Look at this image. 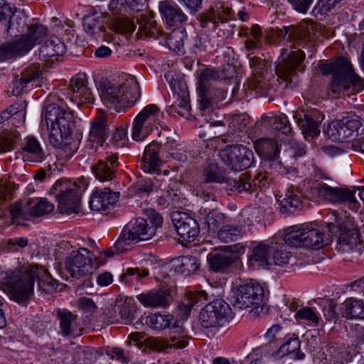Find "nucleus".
Returning a JSON list of instances; mask_svg holds the SVG:
<instances>
[{
  "mask_svg": "<svg viewBox=\"0 0 364 364\" xmlns=\"http://www.w3.org/2000/svg\"><path fill=\"white\" fill-rule=\"evenodd\" d=\"M6 276L9 297L18 303L27 301L33 294L36 279L39 291L46 294L55 292L59 286L47 269L36 264L23 267L18 272H6Z\"/></svg>",
  "mask_w": 364,
  "mask_h": 364,
  "instance_id": "nucleus-1",
  "label": "nucleus"
},
{
  "mask_svg": "<svg viewBox=\"0 0 364 364\" xmlns=\"http://www.w3.org/2000/svg\"><path fill=\"white\" fill-rule=\"evenodd\" d=\"M148 0H112L109 4V10L114 16L111 20L110 26L116 33H132L136 28V24L133 20L130 19L129 16L144 11L147 8ZM143 14L139 16L133 14V18L136 19L139 24V32L141 36L148 38H156L159 33V29L156 26V22L149 19L144 21L142 23L140 20Z\"/></svg>",
  "mask_w": 364,
  "mask_h": 364,
  "instance_id": "nucleus-2",
  "label": "nucleus"
},
{
  "mask_svg": "<svg viewBox=\"0 0 364 364\" xmlns=\"http://www.w3.org/2000/svg\"><path fill=\"white\" fill-rule=\"evenodd\" d=\"M320 69L323 75L332 74L327 91L333 98L355 95L364 89V79L355 73L353 65L345 57H340L334 63H322Z\"/></svg>",
  "mask_w": 364,
  "mask_h": 364,
  "instance_id": "nucleus-3",
  "label": "nucleus"
},
{
  "mask_svg": "<svg viewBox=\"0 0 364 364\" xmlns=\"http://www.w3.org/2000/svg\"><path fill=\"white\" fill-rule=\"evenodd\" d=\"M102 102L117 112L134 106L141 96L139 85L134 77H129L122 83L105 80L100 82Z\"/></svg>",
  "mask_w": 364,
  "mask_h": 364,
  "instance_id": "nucleus-4",
  "label": "nucleus"
},
{
  "mask_svg": "<svg viewBox=\"0 0 364 364\" xmlns=\"http://www.w3.org/2000/svg\"><path fill=\"white\" fill-rule=\"evenodd\" d=\"M49 131L48 139L53 146H58L63 139L71 136L75 127L74 115L68 109L56 103L47 104L42 114Z\"/></svg>",
  "mask_w": 364,
  "mask_h": 364,
  "instance_id": "nucleus-5",
  "label": "nucleus"
},
{
  "mask_svg": "<svg viewBox=\"0 0 364 364\" xmlns=\"http://www.w3.org/2000/svg\"><path fill=\"white\" fill-rule=\"evenodd\" d=\"M254 148L262 157L259 170L253 178H251V183L255 184L256 191L257 188L269 184L272 180V172L282 171V164L277 158L279 151L275 140L269 138L259 139L254 142Z\"/></svg>",
  "mask_w": 364,
  "mask_h": 364,
  "instance_id": "nucleus-6",
  "label": "nucleus"
},
{
  "mask_svg": "<svg viewBox=\"0 0 364 364\" xmlns=\"http://www.w3.org/2000/svg\"><path fill=\"white\" fill-rule=\"evenodd\" d=\"M161 131L159 133L161 139L159 143L151 141L145 149L140 162V168L146 173H158L159 171L161 161L159 156V152L161 146L168 150H173L180 146L177 143V135L172 132L166 124H160Z\"/></svg>",
  "mask_w": 364,
  "mask_h": 364,
  "instance_id": "nucleus-7",
  "label": "nucleus"
},
{
  "mask_svg": "<svg viewBox=\"0 0 364 364\" xmlns=\"http://www.w3.org/2000/svg\"><path fill=\"white\" fill-rule=\"evenodd\" d=\"M264 289L257 283L250 282L240 285L234 291L233 306L240 309H251L252 316L266 315L269 309L264 305Z\"/></svg>",
  "mask_w": 364,
  "mask_h": 364,
  "instance_id": "nucleus-8",
  "label": "nucleus"
},
{
  "mask_svg": "<svg viewBox=\"0 0 364 364\" xmlns=\"http://www.w3.org/2000/svg\"><path fill=\"white\" fill-rule=\"evenodd\" d=\"M284 240L291 247L321 249L330 242L323 232L308 225H294L287 230Z\"/></svg>",
  "mask_w": 364,
  "mask_h": 364,
  "instance_id": "nucleus-9",
  "label": "nucleus"
},
{
  "mask_svg": "<svg viewBox=\"0 0 364 364\" xmlns=\"http://www.w3.org/2000/svg\"><path fill=\"white\" fill-rule=\"evenodd\" d=\"M305 58L304 52L300 49H282L281 55L276 62L275 72L278 77L277 80H281L285 83L284 88L291 87L298 77V73L303 72Z\"/></svg>",
  "mask_w": 364,
  "mask_h": 364,
  "instance_id": "nucleus-10",
  "label": "nucleus"
},
{
  "mask_svg": "<svg viewBox=\"0 0 364 364\" xmlns=\"http://www.w3.org/2000/svg\"><path fill=\"white\" fill-rule=\"evenodd\" d=\"M203 183H225V188L238 193H251L255 191V184L251 183V176L244 173L237 178L226 177L216 163L210 162L203 170Z\"/></svg>",
  "mask_w": 364,
  "mask_h": 364,
  "instance_id": "nucleus-11",
  "label": "nucleus"
},
{
  "mask_svg": "<svg viewBox=\"0 0 364 364\" xmlns=\"http://www.w3.org/2000/svg\"><path fill=\"white\" fill-rule=\"evenodd\" d=\"M221 161L230 169L241 171L252 166L255 161L253 151L242 144L228 145L219 151Z\"/></svg>",
  "mask_w": 364,
  "mask_h": 364,
  "instance_id": "nucleus-12",
  "label": "nucleus"
},
{
  "mask_svg": "<svg viewBox=\"0 0 364 364\" xmlns=\"http://www.w3.org/2000/svg\"><path fill=\"white\" fill-rule=\"evenodd\" d=\"M65 185V181H58L53 186V193L58 201V209L61 213L77 214L81 211V197L84 190L75 185L72 188L64 187Z\"/></svg>",
  "mask_w": 364,
  "mask_h": 364,
  "instance_id": "nucleus-13",
  "label": "nucleus"
},
{
  "mask_svg": "<svg viewBox=\"0 0 364 364\" xmlns=\"http://www.w3.org/2000/svg\"><path fill=\"white\" fill-rule=\"evenodd\" d=\"M231 314V308L226 301L215 299L202 309L199 314V322L205 328H220L229 321Z\"/></svg>",
  "mask_w": 364,
  "mask_h": 364,
  "instance_id": "nucleus-14",
  "label": "nucleus"
},
{
  "mask_svg": "<svg viewBox=\"0 0 364 364\" xmlns=\"http://www.w3.org/2000/svg\"><path fill=\"white\" fill-rule=\"evenodd\" d=\"M335 223H329L328 228L335 235L338 245L343 252H351L360 255L364 251L363 242L356 229H347L335 215Z\"/></svg>",
  "mask_w": 364,
  "mask_h": 364,
  "instance_id": "nucleus-15",
  "label": "nucleus"
},
{
  "mask_svg": "<svg viewBox=\"0 0 364 364\" xmlns=\"http://www.w3.org/2000/svg\"><path fill=\"white\" fill-rule=\"evenodd\" d=\"M93 253L87 248H80L73 251L65 259L66 269L76 279L90 275L92 273L94 264Z\"/></svg>",
  "mask_w": 364,
  "mask_h": 364,
  "instance_id": "nucleus-16",
  "label": "nucleus"
},
{
  "mask_svg": "<svg viewBox=\"0 0 364 364\" xmlns=\"http://www.w3.org/2000/svg\"><path fill=\"white\" fill-rule=\"evenodd\" d=\"M159 108L154 104L146 106L134 119L132 139L135 141L144 139L156 124L159 115Z\"/></svg>",
  "mask_w": 364,
  "mask_h": 364,
  "instance_id": "nucleus-17",
  "label": "nucleus"
},
{
  "mask_svg": "<svg viewBox=\"0 0 364 364\" xmlns=\"http://www.w3.org/2000/svg\"><path fill=\"white\" fill-rule=\"evenodd\" d=\"M164 77L176 100L174 104L168 107V111L171 114L177 113L183 117L184 114L178 109L188 112L190 108V97L186 83L179 75H174L173 72L166 73Z\"/></svg>",
  "mask_w": 364,
  "mask_h": 364,
  "instance_id": "nucleus-18",
  "label": "nucleus"
},
{
  "mask_svg": "<svg viewBox=\"0 0 364 364\" xmlns=\"http://www.w3.org/2000/svg\"><path fill=\"white\" fill-rule=\"evenodd\" d=\"M361 125L358 116H348L330 123L324 132L333 141H344L353 137Z\"/></svg>",
  "mask_w": 364,
  "mask_h": 364,
  "instance_id": "nucleus-19",
  "label": "nucleus"
},
{
  "mask_svg": "<svg viewBox=\"0 0 364 364\" xmlns=\"http://www.w3.org/2000/svg\"><path fill=\"white\" fill-rule=\"evenodd\" d=\"M298 126L306 141H311L320 134V124L324 115L316 109L302 110L294 115Z\"/></svg>",
  "mask_w": 364,
  "mask_h": 364,
  "instance_id": "nucleus-20",
  "label": "nucleus"
},
{
  "mask_svg": "<svg viewBox=\"0 0 364 364\" xmlns=\"http://www.w3.org/2000/svg\"><path fill=\"white\" fill-rule=\"evenodd\" d=\"M171 220L176 231L183 241L191 243L197 240L200 226L196 219L186 213L174 212L171 214Z\"/></svg>",
  "mask_w": 364,
  "mask_h": 364,
  "instance_id": "nucleus-21",
  "label": "nucleus"
},
{
  "mask_svg": "<svg viewBox=\"0 0 364 364\" xmlns=\"http://www.w3.org/2000/svg\"><path fill=\"white\" fill-rule=\"evenodd\" d=\"M67 96L71 102L80 106L82 104L92 105L94 97L87 86L85 73H80L70 80L67 88Z\"/></svg>",
  "mask_w": 364,
  "mask_h": 364,
  "instance_id": "nucleus-22",
  "label": "nucleus"
},
{
  "mask_svg": "<svg viewBox=\"0 0 364 364\" xmlns=\"http://www.w3.org/2000/svg\"><path fill=\"white\" fill-rule=\"evenodd\" d=\"M317 196L320 200L331 203H356L355 191L348 188L331 187L326 183H319L316 187Z\"/></svg>",
  "mask_w": 364,
  "mask_h": 364,
  "instance_id": "nucleus-23",
  "label": "nucleus"
},
{
  "mask_svg": "<svg viewBox=\"0 0 364 364\" xmlns=\"http://www.w3.org/2000/svg\"><path fill=\"white\" fill-rule=\"evenodd\" d=\"M48 29L44 26L38 23H33L27 26V31L16 38L20 50L23 54L31 50L36 44L41 43L47 36Z\"/></svg>",
  "mask_w": 364,
  "mask_h": 364,
  "instance_id": "nucleus-24",
  "label": "nucleus"
},
{
  "mask_svg": "<svg viewBox=\"0 0 364 364\" xmlns=\"http://www.w3.org/2000/svg\"><path fill=\"white\" fill-rule=\"evenodd\" d=\"M118 166L117 154H109L105 159L98 160L92 167V171L95 178L100 181H111L116 177Z\"/></svg>",
  "mask_w": 364,
  "mask_h": 364,
  "instance_id": "nucleus-25",
  "label": "nucleus"
},
{
  "mask_svg": "<svg viewBox=\"0 0 364 364\" xmlns=\"http://www.w3.org/2000/svg\"><path fill=\"white\" fill-rule=\"evenodd\" d=\"M119 196V192L112 191L109 188H97L90 196V207L93 211H106L114 206Z\"/></svg>",
  "mask_w": 364,
  "mask_h": 364,
  "instance_id": "nucleus-26",
  "label": "nucleus"
},
{
  "mask_svg": "<svg viewBox=\"0 0 364 364\" xmlns=\"http://www.w3.org/2000/svg\"><path fill=\"white\" fill-rule=\"evenodd\" d=\"M56 317L59 321V333L63 336H77L82 329L79 327L78 316L66 309H58Z\"/></svg>",
  "mask_w": 364,
  "mask_h": 364,
  "instance_id": "nucleus-27",
  "label": "nucleus"
},
{
  "mask_svg": "<svg viewBox=\"0 0 364 364\" xmlns=\"http://www.w3.org/2000/svg\"><path fill=\"white\" fill-rule=\"evenodd\" d=\"M124 229L132 240V243L147 241L156 234L154 227H150L147 220L143 218H136L133 223H130Z\"/></svg>",
  "mask_w": 364,
  "mask_h": 364,
  "instance_id": "nucleus-28",
  "label": "nucleus"
},
{
  "mask_svg": "<svg viewBox=\"0 0 364 364\" xmlns=\"http://www.w3.org/2000/svg\"><path fill=\"white\" fill-rule=\"evenodd\" d=\"M238 262L237 256L226 252L210 254L208 257L210 269L215 272L228 273Z\"/></svg>",
  "mask_w": 364,
  "mask_h": 364,
  "instance_id": "nucleus-29",
  "label": "nucleus"
},
{
  "mask_svg": "<svg viewBox=\"0 0 364 364\" xmlns=\"http://www.w3.org/2000/svg\"><path fill=\"white\" fill-rule=\"evenodd\" d=\"M191 336L183 326V322L181 320L174 321L169 328L166 338V348L182 349L188 344Z\"/></svg>",
  "mask_w": 364,
  "mask_h": 364,
  "instance_id": "nucleus-30",
  "label": "nucleus"
},
{
  "mask_svg": "<svg viewBox=\"0 0 364 364\" xmlns=\"http://www.w3.org/2000/svg\"><path fill=\"white\" fill-rule=\"evenodd\" d=\"M137 299L146 307H166L172 301L171 291L167 289L151 290L136 296Z\"/></svg>",
  "mask_w": 364,
  "mask_h": 364,
  "instance_id": "nucleus-31",
  "label": "nucleus"
},
{
  "mask_svg": "<svg viewBox=\"0 0 364 364\" xmlns=\"http://www.w3.org/2000/svg\"><path fill=\"white\" fill-rule=\"evenodd\" d=\"M159 11L164 21L169 26H175L187 21L188 17L176 4L162 1L159 3Z\"/></svg>",
  "mask_w": 364,
  "mask_h": 364,
  "instance_id": "nucleus-32",
  "label": "nucleus"
},
{
  "mask_svg": "<svg viewBox=\"0 0 364 364\" xmlns=\"http://www.w3.org/2000/svg\"><path fill=\"white\" fill-rule=\"evenodd\" d=\"M42 72L40 67L36 65H30L23 69L20 74H16L12 82V94L19 96L27 85L38 78Z\"/></svg>",
  "mask_w": 364,
  "mask_h": 364,
  "instance_id": "nucleus-33",
  "label": "nucleus"
},
{
  "mask_svg": "<svg viewBox=\"0 0 364 364\" xmlns=\"http://www.w3.org/2000/svg\"><path fill=\"white\" fill-rule=\"evenodd\" d=\"M272 245L259 242L252 249L248 258L249 264L255 268L269 269Z\"/></svg>",
  "mask_w": 364,
  "mask_h": 364,
  "instance_id": "nucleus-34",
  "label": "nucleus"
},
{
  "mask_svg": "<svg viewBox=\"0 0 364 364\" xmlns=\"http://www.w3.org/2000/svg\"><path fill=\"white\" fill-rule=\"evenodd\" d=\"M107 136V119L105 117L97 118L92 123L89 134L87 147L97 150L102 146Z\"/></svg>",
  "mask_w": 364,
  "mask_h": 364,
  "instance_id": "nucleus-35",
  "label": "nucleus"
},
{
  "mask_svg": "<svg viewBox=\"0 0 364 364\" xmlns=\"http://www.w3.org/2000/svg\"><path fill=\"white\" fill-rule=\"evenodd\" d=\"M264 123H267L275 131V137L281 141H285L291 135V127L286 115L282 114L275 117H266L263 119Z\"/></svg>",
  "mask_w": 364,
  "mask_h": 364,
  "instance_id": "nucleus-36",
  "label": "nucleus"
},
{
  "mask_svg": "<svg viewBox=\"0 0 364 364\" xmlns=\"http://www.w3.org/2000/svg\"><path fill=\"white\" fill-rule=\"evenodd\" d=\"M301 341L298 337H290L287 339L275 354L279 357L283 358L288 356L291 360H304L305 353L301 349Z\"/></svg>",
  "mask_w": 364,
  "mask_h": 364,
  "instance_id": "nucleus-37",
  "label": "nucleus"
},
{
  "mask_svg": "<svg viewBox=\"0 0 364 364\" xmlns=\"http://www.w3.org/2000/svg\"><path fill=\"white\" fill-rule=\"evenodd\" d=\"M203 91L198 92L201 111H205L210 109L213 104L223 100L227 95V90L215 87H208Z\"/></svg>",
  "mask_w": 364,
  "mask_h": 364,
  "instance_id": "nucleus-38",
  "label": "nucleus"
},
{
  "mask_svg": "<svg viewBox=\"0 0 364 364\" xmlns=\"http://www.w3.org/2000/svg\"><path fill=\"white\" fill-rule=\"evenodd\" d=\"M247 88L258 96L272 95L274 92L269 74L252 77L247 82Z\"/></svg>",
  "mask_w": 364,
  "mask_h": 364,
  "instance_id": "nucleus-39",
  "label": "nucleus"
},
{
  "mask_svg": "<svg viewBox=\"0 0 364 364\" xmlns=\"http://www.w3.org/2000/svg\"><path fill=\"white\" fill-rule=\"evenodd\" d=\"M239 36L247 38L245 46L247 51L252 52L258 48L262 36V31L257 24H254L251 28L241 26L239 31Z\"/></svg>",
  "mask_w": 364,
  "mask_h": 364,
  "instance_id": "nucleus-40",
  "label": "nucleus"
},
{
  "mask_svg": "<svg viewBox=\"0 0 364 364\" xmlns=\"http://www.w3.org/2000/svg\"><path fill=\"white\" fill-rule=\"evenodd\" d=\"M68 46L58 37L53 36L46 41L41 47L39 55L44 59L62 55Z\"/></svg>",
  "mask_w": 364,
  "mask_h": 364,
  "instance_id": "nucleus-41",
  "label": "nucleus"
},
{
  "mask_svg": "<svg viewBox=\"0 0 364 364\" xmlns=\"http://www.w3.org/2000/svg\"><path fill=\"white\" fill-rule=\"evenodd\" d=\"M172 269L176 273L189 275L196 272L200 267L198 259L196 257L186 255L172 260Z\"/></svg>",
  "mask_w": 364,
  "mask_h": 364,
  "instance_id": "nucleus-42",
  "label": "nucleus"
},
{
  "mask_svg": "<svg viewBox=\"0 0 364 364\" xmlns=\"http://www.w3.org/2000/svg\"><path fill=\"white\" fill-rule=\"evenodd\" d=\"M298 191H289L284 197L278 196L277 200L279 205V210L283 214H289L296 209H299L302 205L301 196Z\"/></svg>",
  "mask_w": 364,
  "mask_h": 364,
  "instance_id": "nucleus-43",
  "label": "nucleus"
},
{
  "mask_svg": "<svg viewBox=\"0 0 364 364\" xmlns=\"http://www.w3.org/2000/svg\"><path fill=\"white\" fill-rule=\"evenodd\" d=\"M314 24L306 26L305 27L301 25L299 28L293 26H284L277 31V35L279 38L289 39L299 38L301 40H310L311 32L309 27L313 30Z\"/></svg>",
  "mask_w": 364,
  "mask_h": 364,
  "instance_id": "nucleus-44",
  "label": "nucleus"
},
{
  "mask_svg": "<svg viewBox=\"0 0 364 364\" xmlns=\"http://www.w3.org/2000/svg\"><path fill=\"white\" fill-rule=\"evenodd\" d=\"M82 22L85 33L95 38H100L101 33L105 31L104 18L100 15L86 16Z\"/></svg>",
  "mask_w": 364,
  "mask_h": 364,
  "instance_id": "nucleus-45",
  "label": "nucleus"
},
{
  "mask_svg": "<svg viewBox=\"0 0 364 364\" xmlns=\"http://www.w3.org/2000/svg\"><path fill=\"white\" fill-rule=\"evenodd\" d=\"M112 310L118 314L111 315L112 322H122L125 324L130 323L134 317L136 306L130 302H124L120 305H116Z\"/></svg>",
  "mask_w": 364,
  "mask_h": 364,
  "instance_id": "nucleus-46",
  "label": "nucleus"
},
{
  "mask_svg": "<svg viewBox=\"0 0 364 364\" xmlns=\"http://www.w3.org/2000/svg\"><path fill=\"white\" fill-rule=\"evenodd\" d=\"M185 43H190L187 31L184 28L174 29L166 37L167 46L174 52H181Z\"/></svg>",
  "mask_w": 364,
  "mask_h": 364,
  "instance_id": "nucleus-47",
  "label": "nucleus"
},
{
  "mask_svg": "<svg viewBox=\"0 0 364 364\" xmlns=\"http://www.w3.org/2000/svg\"><path fill=\"white\" fill-rule=\"evenodd\" d=\"M9 213L14 223L21 224L33 218L28 200L24 203H15L11 205Z\"/></svg>",
  "mask_w": 364,
  "mask_h": 364,
  "instance_id": "nucleus-48",
  "label": "nucleus"
},
{
  "mask_svg": "<svg viewBox=\"0 0 364 364\" xmlns=\"http://www.w3.org/2000/svg\"><path fill=\"white\" fill-rule=\"evenodd\" d=\"M33 218L41 217L54 210V204L44 198L28 199Z\"/></svg>",
  "mask_w": 364,
  "mask_h": 364,
  "instance_id": "nucleus-49",
  "label": "nucleus"
},
{
  "mask_svg": "<svg viewBox=\"0 0 364 364\" xmlns=\"http://www.w3.org/2000/svg\"><path fill=\"white\" fill-rule=\"evenodd\" d=\"M242 235V227L232 225H223L217 233L218 240L225 243L237 241Z\"/></svg>",
  "mask_w": 364,
  "mask_h": 364,
  "instance_id": "nucleus-50",
  "label": "nucleus"
},
{
  "mask_svg": "<svg viewBox=\"0 0 364 364\" xmlns=\"http://www.w3.org/2000/svg\"><path fill=\"white\" fill-rule=\"evenodd\" d=\"M20 134L16 129L5 131L0 134V154L10 151L16 147Z\"/></svg>",
  "mask_w": 364,
  "mask_h": 364,
  "instance_id": "nucleus-51",
  "label": "nucleus"
},
{
  "mask_svg": "<svg viewBox=\"0 0 364 364\" xmlns=\"http://www.w3.org/2000/svg\"><path fill=\"white\" fill-rule=\"evenodd\" d=\"M291 253L284 245L277 243L272 245L271 265L284 266L289 263Z\"/></svg>",
  "mask_w": 364,
  "mask_h": 364,
  "instance_id": "nucleus-52",
  "label": "nucleus"
},
{
  "mask_svg": "<svg viewBox=\"0 0 364 364\" xmlns=\"http://www.w3.org/2000/svg\"><path fill=\"white\" fill-rule=\"evenodd\" d=\"M175 319L172 315H162L155 314L146 317V323L152 328L156 330H162L170 328Z\"/></svg>",
  "mask_w": 364,
  "mask_h": 364,
  "instance_id": "nucleus-53",
  "label": "nucleus"
},
{
  "mask_svg": "<svg viewBox=\"0 0 364 364\" xmlns=\"http://www.w3.org/2000/svg\"><path fill=\"white\" fill-rule=\"evenodd\" d=\"M200 221L206 226L208 232H215L220 225L224 223L225 215L213 210L203 217H201Z\"/></svg>",
  "mask_w": 364,
  "mask_h": 364,
  "instance_id": "nucleus-54",
  "label": "nucleus"
},
{
  "mask_svg": "<svg viewBox=\"0 0 364 364\" xmlns=\"http://www.w3.org/2000/svg\"><path fill=\"white\" fill-rule=\"evenodd\" d=\"M220 79L218 70L211 68H207L203 70L199 77L198 92H204L203 90L208 87H214L215 82Z\"/></svg>",
  "mask_w": 364,
  "mask_h": 364,
  "instance_id": "nucleus-55",
  "label": "nucleus"
},
{
  "mask_svg": "<svg viewBox=\"0 0 364 364\" xmlns=\"http://www.w3.org/2000/svg\"><path fill=\"white\" fill-rule=\"evenodd\" d=\"M26 26V19L21 14H12L6 25V31L11 36H17L18 33H23Z\"/></svg>",
  "mask_w": 364,
  "mask_h": 364,
  "instance_id": "nucleus-56",
  "label": "nucleus"
},
{
  "mask_svg": "<svg viewBox=\"0 0 364 364\" xmlns=\"http://www.w3.org/2000/svg\"><path fill=\"white\" fill-rule=\"evenodd\" d=\"M198 18L200 21L201 27L206 28L210 31H213L216 28L218 21L221 23H225L228 21L227 18L220 16L219 14H215L213 11H209L205 14H200Z\"/></svg>",
  "mask_w": 364,
  "mask_h": 364,
  "instance_id": "nucleus-57",
  "label": "nucleus"
},
{
  "mask_svg": "<svg viewBox=\"0 0 364 364\" xmlns=\"http://www.w3.org/2000/svg\"><path fill=\"white\" fill-rule=\"evenodd\" d=\"M22 151L34 156L38 161H41L45 156L39 141L33 136H27L26 138V142L22 148Z\"/></svg>",
  "mask_w": 364,
  "mask_h": 364,
  "instance_id": "nucleus-58",
  "label": "nucleus"
},
{
  "mask_svg": "<svg viewBox=\"0 0 364 364\" xmlns=\"http://www.w3.org/2000/svg\"><path fill=\"white\" fill-rule=\"evenodd\" d=\"M346 313L348 318L364 319V303L360 300L346 301Z\"/></svg>",
  "mask_w": 364,
  "mask_h": 364,
  "instance_id": "nucleus-59",
  "label": "nucleus"
},
{
  "mask_svg": "<svg viewBox=\"0 0 364 364\" xmlns=\"http://www.w3.org/2000/svg\"><path fill=\"white\" fill-rule=\"evenodd\" d=\"M149 275V270L143 267L128 268L126 272L120 276L122 281L129 283L133 279L139 280Z\"/></svg>",
  "mask_w": 364,
  "mask_h": 364,
  "instance_id": "nucleus-60",
  "label": "nucleus"
},
{
  "mask_svg": "<svg viewBox=\"0 0 364 364\" xmlns=\"http://www.w3.org/2000/svg\"><path fill=\"white\" fill-rule=\"evenodd\" d=\"M72 137L68 136V139H63V142L58 146H54L58 149L57 156L60 159L68 160L70 159L76 151V146H73Z\"/></svg>",
  "mask_w": 364,
  "mask_h": 364,
  "instance_id": "nucleus-61",
  "label": "nucleus"
},
{
  "mask_svg": "<svg viewBox=\"0 0 364 364\" xmlns=\"http://www.w3.org/2000/svg\"><path fill=\"white\" fill-rule=\"evenodd\" d=\"M16 40L11 43L0 46V61L7 60L14 55H23Z\"/></svg>",
  "mask_w": 364,
  "mask_h": 364,
  "instance_id": "nucleus-62",
  "label": "nucleus"
},
{
  "mask_svg": "<svg viewBox=\"0 0 364 364\" xmlns=\"http://www.w3.org/2000/svg\"><path fill=\"white\" fill-rule=\"evenodd\" d=\"M250 66L252 71V77L268 75L267 63L261 58L254 56L250 58Z\"/></svg>",
  "mask_w": 364,
  "mask_h": 364,
  "instance_id": "nucleus-63",
  "label": "nucleus"
},
{
  "mask_svg": "<svg viewBox=\"0 0 364 364\" xmlns=\"http://www.w3.org/2000/svg\"><path fill=\"white\" fill-rule=\"evenodd\" d=\"M296 319H304L314 325H317L319 322V317L314 311L311 307H304L299 309L295 315Z\"/></svg>",
  "mask_w": 364,
  "mask_h": 364,
  "instance_id": "nucleus-64",
  "label": "nucleus"
}]
</instances>
